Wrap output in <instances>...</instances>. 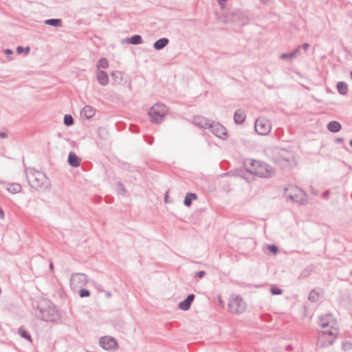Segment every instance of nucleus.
Instances as JSON below:
<instances>
[{"label": "nucleus", "instance_id": "nucleus-1", "mask_svg": "<svg viewBox=\"0 0 352 352\" xmlns=\"http://www.w3.org/2000/svg\"><path fill=\"white\" fill-rule=\"evenodd\" d=\"M35 315L38 318L47 322H54L58 318L55 306L50 300L45 299L38 302Z\"/></svg>", "mask_w": 352, "mask_h": 352}, {"label": "nucleus", "instance_id": "nucleus-2", "mask_svg": "<svg viewBox=\"0 0 352 352\" xmlns=\"http://www.w3.org/2000/svg\"><path fill=\"white\" fill-rule=\"evenodd\" d=\"M26 178L29 184L35 189L47 190L50 186V181L46 175L34 168L25 171Z\"/></svg>", "mask_w": 352, "mask_h": 352}, {"label": "nucleus", "instance_id": "nucleus-3", "mask_svg": "<svg viewBox=\"0 0 352 352\" xmlns=\"http://www.w3.org/2000/svg\"><path fill=\"white\" fill-rule=\"evenodd\" d=\"M249 171L260 177H272L274 173V169L267 164L260 161L253 160L251 163Z\"/></svg>", "mask_w": 352, "mask_h": 352}, {"label": "nucleus", "instance_id": "nucleus-4", "mask_svg": "<svg viewBox=\"0 0 352 352\" xmlns=\"http://www.w3.org/2000/svg\"><path fill=\"white\" fill-rule=\"evenodd\" d=\"M284 196L293 202L305 205L307 204V193L294 186H289L285 188Z\"/></svg>", "mask_w": 352, "mask_h": 352}, {"label": "nucleus", "instance_id": "nucleus-5", "mask_svg": "<svg viewBox=\"0 0 352 352\" xmlns=\"http://www.w3.org/2000/svg\"><path fill=\"white\" fill-rule=\"evenodd\" d=\"M274 162L283 168H287L294 162V158L292 153L285 150H276L273 154Z\"/></svg>", "mask_w": 352, "mask_h": 352}, {"label": "nucleus", "instance_id": "nucleus-6", "mask_svg": "<svg viewBox=\"0 0 352 352\" xmlns=\"http://www.w3.org/2000/svg\"><path fill=\"white\" fill-rule=\"evenodd\" d=\"M166 113L167 109L165 105L156 103L151 107L148 114L152 122L160 123L162 121Z\"/></svg>", "mask_w": 352, "mask_h": 352}, {"label": "nucleus", "instance_id": "nucleus-7", "mask_svg": "<svg viewBox=\"0 0 352 352\" xmlns=\"http://www.w3.org/2000/svg\"><path fill=\"white\" fill-rule=\"evenodd\" d=\"M228 309L232 314H241L245 311L246 304L241 296H236L230 300Z\"/></svg>", "mask_w": 352, "mask_h": 352}, {"label": "nucleus", "instance_id": "nucleus-8", "mask_svg": "<svg viewBox=\"0 0 352 352\" xmlns=\"http://www.w3.org/2000/svg\"><path fill=\"white\" fill-rule=\"evenodd\" d=\"M88 283L87 276L83 273H74L71 276L70 286L73 289L82 287Z\"/></svg>", "mask_w": 352, "mask_h": 352}, {"label": "nucleus", "instance_id": "nucleus-9", "mask_svg": "<svg viewBox=\"0 0 352 352\" xmlns=\"http://www.w3.org/2000/svg\"><path fill=\"white\" fill-rule=\"evenodd\" d=\"M208 129L212 134L222 140H226L228 138L226 129L219 122L211 121Z\"/></svg>", "mask_w": 352, "mask_h": 352}, {"label": "nucleus", "instance_id": "nucleus-10", "mask_svg": "<svg viewBox=\"0 0 352 352\" xmlns=\"http://www.w3.org/2000/svg\"><path fill=\"white\" fill-rule=\"evenodd\" d=\"M254 128L258 134L265 135L270 132L271 124L267 119L259 118L255 122Z\"/></svg>", "mask_w": 352, "mask_h": 352}, {"label": "nucleus", "instance_id": "nucleus-11", "mask_svg": "<svg viewBox=\"0 0 352 352\" xmlns=\"http://www.w3.org/2000/svg\"><path fill=\"white\" fill-rule=\"evenodd\" d=\"M195 297V296L194 294H189L185 300L179 302V308L183 311L188 310L190 308Z\"/></svg>", "mask_w": 352, "mask_h": 352}, {"label": "nucleus", "instance_id": "nucleus-12", "mask_svg": "<svg viewBox=\"0 0 352 352\" xmlns=\"http://www.w3.org/2000/svg\"><path fill=\"white\" fill-rule=\"evenodd\" d=\"M96 77L98 82L102 86H105L109 83V76L107 72L102 69L97 70Z\"/></svg>", "mask_w": 352, "mask_h": 352}, {"label": "nucleus", "instance_id": "nucleus-13", "mask_svg": "<svg viewBox=\"0 0 352 352\" xmlns=\"http://www.w3.org/2000/svg\"><path fill=\"white\" fill-rule=\"evenodd\" d=\"M194 122L197 126H199V127L208 129L211 121L204 117L197 116L194 118Z\"/></svg>", "mask_w": 352, "mask_h": 352}, {"label": "nucleus", "instance_id": "nucleus-14", "mask_svg": "<svg viewBox=\"0 0 352 352\" xmlns=\"http://www.w3.org/2000/svg\"><path fill=\"white\" fill-rule=\"evenodd\" d=\"M81 159L77 156L74 152H70L68 155V164L72 167H78L80 166Z\"/></svg>", "mask_w": 352, "mask_h": 352}, {"label": "nucleus", "instance_id": "nucleus-15", "mask_svg": "<svg viewBox=\"0 0 352 352\" xmlns=\"http://www.w3.org/2000/svg\"><path fill=\"white\" fill-rule=\"evenodd\" d=\"M95 114V109L89 105H86L81 111L80 116L87 119L92 118Z\"/></svg>", "mask_w": 352, "mask_h": 352}, {"label": "nucleus", "instance_id": "nucleus-16", "mask_svg": "<svg viewBox=\"0 0 352 352\" xmlns=\"http://www.w3.org/2000/svg\"><path fill=\"white\" fill-rule=\"evenodd\" d=\"M246 118L245 113L241 109H237L234 115V120L236 124H241L244 122Z\"/></svg>", "mask_w": 352, "mask_h": 352}, {"label": "nucleus", "instance_id": "nucleus-17", "mask_svg": "<svg viewBox=\"0 0 352 352\" xmlns=\"http://www.w3.org/2000/svg\"><path fill=\"white\" fill-rule=\"evenodd\" d=\"M169 43L167 38H161L153 43V47L156 50H161L164 49Z\"/></svg>", "mask_w": 352, "mask_h": 352}, {"label": "nucleus", "instance_id": "nucleus-18", "mask_svg": "<svg viewBox=\"0 0 352 352\" xmlns=\"http://www.w3.org/2000/svg\"><path fill=\"white\" fill-rule=\"evenodd\" d=\"M126 42L132 45H140L143 43L142 36L139 34H135L129 38H126Z\"/></svg>", "mask_w": 352, "mask_h": 352}, {"label": "nucleus", "instance_id": "nucleus-19", "mask_svg": "<svg viewBox=\"0 0 352 352\" xmlns=\"http://www.w3.org/2000/svg\"><path fill=\"white\" fill-rule=\"evenodd\" d=\"M98 137L102 140L108 141L109 138V132L107 127L101 126L98 129Z\"/></svg>", "mask_w": 352, "mask_h": 352}, {"label": "nucleus", "instance_id": "nucleus-20", "mask_svg": "<svg viewBox=\"0 0 352 352\" xmlns=\"http://www.w3.org/2000/svg\"><path fill=\"white\" fill-rule=\"evenodd\" d=\"M99 344L102 349L107 351L110 350V336L101 337L99 340Z\"/></svg>", "mask_w": 352, "mask_h": 352}, {"label": "nucleus", "instance_id": "nucleus-21", "mask_svg": "<svg viewBox=\"0 0 352 352\" xmlns=\"http://www.w3.org/2000/svg\"><path fill=\"white\" fill-rule=\"evenodd\" d=\"M327 129L333 133H337L341 129V124L337 121H331L327 124Z\"/></svg>", "mask_w": 352, "mask_h": 352}, {"label": "nucleus", "instance_id": "nucleus-22", "mask_svg": "<svg viewBox=\"0 0 352 352\" xmlns=\"http://www.w3.org/2000/svg\"><path fill=\"white\" fill-rule=\"evenodd\" d=\"M45 23L56 28L61 27L63 21L60 19H49L45 21Z\"/></svg>", "mask_w": 352, "mask_h": 352}, {"label": "nucleus", "instance_id": "nucleus-23", "mask_svg": "<svg viewBox=\"0 0 352 352\" xmlns=\"http://www.w3.org/2000/svg\"><path fill=\"white\" fill-rule=\"evenodd\" d=\"M18 333L24 339L29 341L30 342H32V336L29 331L24 329L23 327H21L18 329Z\"/></svg>", "mask_w": 352, "mask_h": 352}, {"label": "nucleus", "instance_id": "nucleus-24", "mask_svg": "<svg viewBox=\"0 0 352 352\" xmlns=\"http://www.w3.org/2000/svg\"><path fill=\"white\" fill-rule=\"evenodd\" d=\"M197 198V196L195 193H187L184 198V204L186 206L189 207L191 206L192 200L196 199Z\"/></svg>", "mask_w": 352, "mask_h": 352}, {"label": "nucleus", "instance_id": "nucleus-25", "mask_svg": "<svg viewBox=\"0 0 352 352\" xmlns=\"http://www.w3.org/2000/svg\"><path fill=\"white\" fill-rule=\"evenodd\" d=\"M111 78H113L115 83L120 84L123 80V74L118 71L111 72Z\"/></svg>", "mask_w": 352, "mask_h": 352}, {"label": "nucleus", "instance_id": "nucleus-26", "mask_svg": "<svg viewBox=\"0 0 352 352\" xmlns=\"http://www.w3.org/2000/svg\"><path fill=\"white\" fill-rule=\"evenodd\" d=\"M328 318H331V314H328L326 316H320L319 318L320 325L322 329L327 328L329 326V321Z\"/></svg>", "mask_w": 352, "mask_h": 352}, {"label": "nucleus", "instance_id": "nucleus-27", "mask_svg": "<svg viewBox=\"0 0 352 352\" xmlns=\"http://www.w3.org/2000/svg\"><path fill=\"white\" fill-rule=\"evenodd\" d=\"M337 89H338V92L341 95H346L347 93V90H348V86H347L346 83H345L344 82H339L337 84Z\"/></svg>", "mask_w": 352, "mask_h": 352}, {"label": "nucleus", "instance_id": "nucleus-28", "mask_svg": "<svg viewBox=\"0 0 352 352\" xmlns=\"http://www.w3.org/2000/svg\"><path fill=\"white\" fill-rule=\"evenodd\" d=\"M109 67V61L106 58H101L98 60L96 67L97 70L102 69H106Z\"/></svg>", "mask_w": 352, "mask_h": 352}, {"label": "nucleus", "instance_id": "nucleus-29", "mask_svg": "<svg viewBox=\"0 0 352 352\" xmlns=\"http://www.w3.org/2000/svg\"><path fill=\"white\" fill-rule=\"evenodd\" d=\"M7 190L12 193L15 194L21 190V186L17 183H13L10 185Z\"/></svg>", "mask_w": 352, "mask_h": 352}, {"label": "nucleus", "instance_id": "nucleus-30", "mask_svg": "<svg viewBox=\"0 0 352 352\" xmlns=\"http://www.w3.org/2000/svg\"><path fill=\"white\" fill-rule=\"evenodd\" d=\"M322 333L323 334H327L336 337L338 334V330L337 329H333L332 326L330 327L329 326L327 328L323 329Z\"/></svg>", "mask_w": 352, "mask_h": 352}, {"label": "nucleus", "instance_id": "nucleus-31", "mask_svg": "<svg viewBox=\"0 0 352 352\" xmlns=\"http://www.w3.org/2000/svg\"><path fill=\"white\" fill-rule=\"evenodd\" d=\"M319 298L318 293L316 290L312 289L309 292L308 295V299L313 302H317Z\"/></svg>", "mask_w": 352, "mask_h": 352}, {"label": "nucleus", "instance_id": "nucleus-32", "mask_svg": "<svg viewBox=\"0 0 352 352\" xmlns=\"http://www.w3.org/2000/svg\"><path fill=\"white\" fill-rule=\"evenodd\" d=\"M63 122L67 126H72L74 123V118L70 114H65L64 116Z\"/></svg>", "mask_w": 352, "mask_h": 352}, {"label": "nucleus", "instance_id": "nucleus-33", "mask_svg": "<svg viewBox=\"0 0 352 352\" xmlns=\"http://www.w3.org/2000/svg\"><path fill=\"white\" fill-rule=\"evenodd\" d=\"M17 54H20L24 52L25 54H28L30 52V47L27 46L23 47V46H18L16 50Z\"/></svg>", "mask_w": 352, "mask_h": 352}, {"label": "nucleus", "instance_id": "nucleus-34", "mask_svg": "<svg viewBox=\"0 0 352 352\" xmlns=\"http://www.w3.org/2000/svg\"><path fill=\"white\" fill-rule=\"evenodd\" d=\"M80 289L78 292V294H79L80 297L85 298V297H88L90 296V292L88 289L82 288V287H80Z\"/></svg>", "mask_w": 352, "mask_h": 352}, {"label": "nucleus", "instance_id": "nucleus-35", "mask_svg": "<svg viewBox=\"0 0 352 352\" xmlns=\"http://www.w3.org/2000/svg\"><path fill=\"white\" fill-rule=\"evenodd\" d=\"M116 190L119 195H125L126 190L124 186V185L121 183H118L116 186Z\"/></svg>", "mask_w": 352, "mask_h": 352}, {"label": "nucleus", "instance_id": "nucleus-36", "mask_svg": "<svg viewBox=\"0 0 352 352\" xmlns=\"http://www.w3.org/2000/svg\"><path fill=\"white\" fill-rule=\"evenodd\" d=\"M270 292L273 295H280L283 294V290L276 286L272 287L270 288Z\"/></svg>", "mask_w": 352, "mask_h": 352}, {"label": "nucleus", "instance_id": "nucleus-37", "mask_svg": "<svg viewBox=\"0 0 352 352\" xmlns=\"http://www.w3.org/2000/svg\"><path fill=\"white\" fill-rule=\"evenodd\" d=\"M267 250L274 254H277L278 251V247L274 244L267 245Z\"/></svg>", "mask_w": 352, "mask_h": 352}, {"label": "nucleus", "instance_id": "nucleus-38", "mask_svg": "<svg viewBox=\"0 0 352 352\" xmlns=\"http://www.w3.org/2000/svg\"><path fill=\"white\" fill-rule=\"evenodd\" d=\"M118 348V342L116 338L111 337V350H116Z\"/></svg>", "mask_w": 352, "mask_h": 352}, {"label": "nucleus", "instance_id": "nucleus-39", "mask_svg": "<svg viewBox=\"0 0 352 352\" xmlns=\"http://www.w3.org/2000/svg\"><path fill=\"white\" fill-rule=\"evenodd\" d=\"M300 48V46H298L295 50H294L292 52L289 53V58H294L296 57L297 52L299 51V49Z\"/></svg>", "mask_w": 352, "mask_h": 352}, {"label": "nucleus", "instance_id": "nucleus-40", "mask_svg": "<svg viewBox=\"0 0 352 352\" xmlns=\"http://www.w3.org/2000/svg\"><path fill=\"white\" fill-rule=\"evenodd\" d=\"M206 272L204 271H200L196 273L195 276L199 278H201L204 275Z\"/></svg>", "mask_w": 352, "mask_h": 352}, {"label": "nucleus", "instance_id": "nucleus-41", "mask_svg": "<svg viewBox=\"0 0 352 352\" xmlns=\"http://www.w3.org/2000/svg\"><path fill=\"white\" fill-rule=\"evenodd\" d=\"M343 347L344 349H350L352 348V344L350 342H346L343 344Z\"/></svg>", "mask_w": 352, "mask_h": 352}, {"label": "nucleus", "instance_id": "nucleus-42", "mask_svg": "<svg viewBox=\"0 0 352 352\" xmlns=\"http://www.w3.org/2000/svg\"><path fill=\"white\" fill-rule=\"evenodd\" d=\"M329 195V190H326L325 192H324L322 194V198H324V199H328Z\"/></svg>", "mask_w": 352, "mask_h": 352}, {"label": "nucleus", "instance_id": "nucleus-43", "mask_svg": "<svg viewBox=\"0 0 352 352\" xmlns=\"http://www.w3.org/2000/svg\"><path fill=\"white\" fill-rule=\"evenodd\" d=\"M289 58V54H282L280 55V58L281 59H287V58Z\"/></svg>", "mask_w": 352, "mask_h": 352}, {"label": "nucleus", "instance_id": "nucleus-44", "mask_svg": "<svg viewBox=\"0 0 352 352\" xmlns=\"http://www.w3.org/2000/svg\"><path fill=\"white\" fill-rule=\"evenodd\" d=\"M8 137V134L6 132L1 131L0 132V138H6Z\"/></svg>", "mask_w": 352, "mask_h": 352}, {"label": "nucleus", "instance_id": "nucleus-45", "mask_svg": "<svg viewBox=\"0 0 352 352\" xmlns=\"http://www.w3.org/2000/svg\"><path fill=\"white\" fill-rule=\"evenodd\" d=\"M309 46H310V45H309V44H308V43H304V44L302 45V49H303L304 50H305V51H306V50H307L309 49Z\"/></svg>", "mask_w": 352, "mask_h": 352}, {"label": "nucleus", "instance_id": "nucleus-46", "mask_svg": "<svg viewBox=\"0 0 352 352\" xmlns=\"http://www.w3.org/2000/svg\"><path fill=\"white\" fill-rule=\"evenodd\" d=\"M4 53L7 55L12 54V50L10 49H6L4 50Z\"/></svg>", "mask_w": 352, "mask_h": 352}, {"label": "nucleus", "instance_id": "nucleus-47", "mask_svg": "<svg viewBox=\"0 0 352 352\" xmlns=\"http://www.w3.org/2000/svg\"><path fill=\"white\" fill-rule=\"evenodd\" d=\"M0 218L3 219L4 218V212L3 209L0 207Z\"/></svg>", "mask_w": 352, "mask_h": 352}, {"label": "nucleus", "instance_id": "nucleus-48", "mask_svg": "<svg viewBox=\"0 0 352 352\" xmlns=\"http://www.w3.org/2000/svg\"><path fill=\"white\" fill-rule=\"evenodd\" d=\"M311 192L312 194L315 195H318V191L316 190L314 188H313L312 187H311Z\"/></svg>", "mask_w": 352, "mask_h": 352}, {"label": "nucleus", "instance_id": "nucleus-49", "mask_svg": "<svg viewBox=\"0 0 352 352\" xmlns=\"http://www.w3.org/2000/svg\"><path fill=\"white\" fill-rule=\"evenodd\" d=\"M219 4L223 6V3L226 2L228 0H217Z\"/></svg>", "mask_w": 352, "mask_h": 352}, {"label": "nucleus", "instance_id": "nucleus-50", "mask_svg": "<svg viewBox=\"0 0 352 352\" xmlns=\"http://www.w3.org/2000/svg\"><path fill=\"white\" fill-rule=\"evenodd\" d=\"M342 141V138H337L336 139V142H341Z\"/></svg>", "mask_w": 352, "mask_h": 352}, {"label": "nucleus", "instance_id": "nucleus-51", "mask_svg": "<svg viewBox=\"0 0 352 352\" xmlns=\"http://www.w3.org/2000/svg\"><path fill=\"white\" fill-rule=\"evenodd\" d=\"M148 144H151L153 143V140H149L147 141Z\"/></svg>", "mask_w": 352, "mask_h": 352}, {"label": "nucleus", "instance_id": "nucleus-52", "mask_svg": "<svg viewBox=\"0 0 352 352\" xmlns=\"http://www.w3.org/2000/svg\"><path fill=\"white\" fill-rule=\"evenodd\" d=\"M106 295H107V297L111 296V294H110V292H108L107 293V294H106Z\"/></svg>", "mask_w": 352, "mask_h": 352}, {"label": "nucleus", "instance_id": "nucleus-53", "mask_svg": "<svg viewBox=\"0 0 352 352\" xmlns=\"http://www.w3.org/2000/svg\"><path fill=\"white\" fill-rule=\"evenodd\" d=\"M50 269H51V270H52V269H53V264H52V263H50Z\"/></svg>", "mask_w": 352, "mask_h": 352}, {"label": "nucleus", "instance_id": "nucleus-54", "mask_svg": "<svg viewBox=\"0 0 352 352\" xmlns=\"http://www.w3.org/2000/svg\"><path fill=\"white\" fill-rule=\"evenodd\" d=\"M165 201L166 202H168V198H167V196L165 197Z\"/></svg>", "mask_w": 352, "mask_h": 352}, {"label": "nucleus", "instance_id": "nucleus-55", "mask_svg": "<svg viewBox=\"0 0 352 352\" xmlns=\"http://www.w3.org/2000/svg\"><path fill=\"white\" fill-rule=\"evenodd\" d=\"M349 144L351 145V146H352V139L351 140Z\"/></svg>", "mask_w": 352, "mask_h": 352}, {"label": "nucleus", "instance_id": "nucleus-56", "mask_svg": "<svg viewBox=\"0 0 352 352\" xmlns=\"http://www.w3.org/2000/svg\"><path fill=\"white\" fill-rule=\"evenodd\" d=\"M98 145H99V144L102 145V143L101 142H98Z\"/></svg>", "mask_w": 352, "mask_h": 352}, {"label": "nucleus", "instance_id": "nucleus-57", "mask_svg": "<svg viewBox=\"0 0 352 352\" xmlns=\"http://www.w3.org/2000/svg\"><path fill=\"white\" fill-rule=\"evenodd\" d=\"M131 131H132L133 132H134V131L133 130L132 127L131 126Z\"/></svg>", "mask_w": 352, "mask_h": 352}]
</instances>
